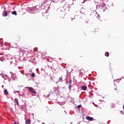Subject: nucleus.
Returning a JSON list of instances; mask_svg holds the SVG:
<instances>
[{
	"instance_id": "obj_1",
	"label": "nucleus",
	"mask_w": 124,
	"mask_h": 124,
	"mask_svg": "<svg viewBox=\"0 0 124 124\" xmlns=\"http://www.w3.org/2000/svg\"><path fill=\"white\" fill-rule=\"evenodd\" d=\"M112 92L115 94H119V93H120V91L119 90H118V89L116 88L112 90Z\"/></svg>"
},
{
	"instance_id": "obj_2",
	"label": "nucleus",
	"mask_w": 124,
	"mask_h": 124,
	"mask_svg": "<svg viewBox=\"0 0 124 124\" xmlns=\"http://www.w3.org/2000/svg\"><path fill=\"white\" fill-rule=\"evenodd\" d=\"M29 91H30V92L31 93H36V92L34 91V89L32 87H29Z\"/></svg>"
},
{
	"instance_id": "obj_3",
	"label": "nucleus",
	"mask_w": 124,
	"mask_h": 124,
	"mask_svg": "<svg viewBox=\"0 0 124 124\" xmlns=\"http://www.w3.org/2000/svg\"><path fill=\"white\" fill-rule=\"evenodd\" d=\"M8 15V13L7 12V11H4L2 14L3 17H6L7 16V15Z\"/></svg>"
},
{
	"instance_id": "obj_4",
	"label": "nucleus",
	"mask_w": 124,
	"mask_h": 124,
	"mask_svg": "<svg viewBox=\"0 0 124 124\" xmlns=\"http://www.w3.org/2000/svg\"><path fill=\"white\" fill-rule=\"evenodd\" d=\"M86 119L88 120V121H93V117L88 116L86 117Z\"/></svg>"
},
{
	"instance_id": "obj_5",
	"label": "nucleus",
	"mask_w": 124,
	"mask_h": 124,
	"mask_svg": "<svg viewBox=\"0 0 124 124\" xmlns=\"http://www.w3.org/2000/svg\"><path fill=\"white\" fill-rule=\"evenodd\" d=\"M106 9H107V8H106V6H103V8L102 9V10H103V12H105V11H106Z\"/></svg>"
},
{
	"instance_id": "obj_6",
	"label": "nucleus",
	"mask_w": 124,
	"mask_h": 124,
	"mask_svg": "<svg viewBox=\"0 0 124 124\" xmlns=\"http://www.w3.org/2000/svg\"><path fill=\"white\" fill-rule=\"evenodd\" d=\"M81 89H82V90H83V91H86V90H87V86H82V87H81Z\"/></svg>"
},
{
	"instance_id": "obj_7",
	"label": "nucleus",
	"mask_w": 124,
	"mask_h": 124,
	"mask_svg": "<svg viewBox=\"0 0 124 124\" xmlns=\"http://www.w3.org/2000/svg\"><path fill=\"white\" fill-rule=\"evenodd\" d=\"M26 124H31V120L30 119H27L26 121Z\"/></svg>"
},
{
	"instance_id": "obj_8",
	"label": "nucleus",
	"mask_w": 124,
	"mask_h": 124,
	"mask_svg": "<svg viewBox=\"0 0 124 124\" xmlns=\"http://www.w3.org/2000/svg\"><path fill=\"white\" fill-rule=\"evenodd\" d=\"M4 93L5 95H7V94H8V91H7V90H5L4 91Z\"/></svg>"
},
{
	"instance_id": "obj_9",
	"label": "nucleus",
	"mask_w": 124,
	"mask_h": 124,
	"mask_svg": "<svg viewBox=\"0 0 124 124\" xmlns=\"http://www.w3.org/2000/svg\"><path fill=\"white\" fill-rule=\"evenodd\" d=\"M12 14H13V15H15L16 16H17V12H16V11L12 12Z\"/></svg>"
},
{
	"instance_id": "obj_10",
	"label": "nucleus",
	"mask_w": 124,
	"mask_h": 124,
	"mask_svg": "<svg viewBox=\"0 0 124 124\" xmlns=\"http://www.w3.org/2000/svg\"><path fill=\"white\" fill-rule=\"evenodd\" d=\"M15 102L16 103L17 105H19V102L18 101V99L15 98Z\"/></svg>"
},
{
	"instance_id": "obj_11",
	"label": "nucleus",
	"mask_w": 124,
	"mask_h": 124,
	"mask_svg": "<svg viewBox=\"0 0 124 124\" xmlns=\"http://www.w3.org/2000/svg\"><path fill=\"white\" fill-rule=\"evenodd\" d=\"M109 52H106L105 53V56H106V57H109Z\"/></svg>"
},
{
	"instance_id": "obj_12",
	"label": "nucleus",
	"mask_w": 124,
	"mask_h": 124,
	"mask_svg": "<svg viewBox=\"0 0 124 124\" xmlns=\"http://www.w3.org/2000/svg\"><path fill=\"white\" fill-rule=\"evenodd\" d=\"M59 82H62V78H60L59 79Z\"/></svg>"
},
{
	"instance_id": "obj_13",
	"label": "nucleus",
	"mask_w": 124,
	"mask_h": 124,
	"mask_svg": "<svg viewBox=\"0 0 124 124\" xmlns=\"http://www.w3.org/2000/svg\"><path fill=\"white\" fill-rule=\"evenodd\" d=\"M31 77H32L33 78H34V77H35V74L34 73L32 74Z\"/></svg>"
},
{
	"instance_id": "obj_14",
	"label": "nucleus",
	"mask_w": 124,
	"mask_h": 124,
	"mask_svg": "<svg viewBox=\"0 0 124 124\" xmlns=\"http://www.w3.org/2000/svg\"><path fill=\"white\" fill-rule=\"evenodd\" d=\"M81 107H82V105H79L77 106V108H78V109H79V108H81Z\"/></svg>"
},
{
	"instance_id": "obj_15",
	"label": "nucleus",
	"mask_w": 124,
	"mask_h": 124,
	"mask_svg": "<svg viewBox=\"0 0 124 124\" xmlns=\"http://www.w3.org/2000/svg\"><path fill=\"white\" fill-rule=\"evenodd\" d=\"M69 83L70 85H71V83H72V80H70L69 81Z\"/></svg>"
},
{
	"instance_id": "obj_16",
	"label": "nucleus",
	"mask_w": 124,
	"mask_h": 124,
	"mask_svg": "<svg viewBox=\"0 0 124 124\" xmlns=\"http://www.w3.org/2000/svg\"><path fill=\"white\" fill-rule=\"evenodd\" d=\"M69 90H71V84H70L69 85Z\"/></svg>"
},
{
	"instance_id": "obj_17",
	"label": "nucleus",
	"mask_w": 124,
	"mask_h": 124,
	"mask_svg": "<svg viewBox=\"0 0 124 124\" xmlns=\"http://www.w3.org/2000/svg\"><path fill=\"white\" fill-rule=\"evenodd\" d=\"M19 51L20 52H22V53H24V50H23V49H20Z\"/></svg>"
},
{
	"instance_id": "obj_18",
	"label": "nucleus",
	"mask_w": 124,
	"mask_h": 124,
	"mask_svg": "<svg viewBox=\"0 0 124 124\" xmlns=\"http://www.w3.org/2000/svg\"><path fill=\"white\" fill-rule=\"evenodd\" d=\"M16 122H14V124H16Z\"/></svg>"
},
{
	"instance_id": "obj_19",
	"label": "nucleus",
	"mask_w": 124,
	"mask_h": 124,
	"mask_svg": "<svg viewBox=\"0 0 124 124\" xmlns=\"http://www.w3.org/2000/svg\"><path fill=\"white\" fill-rule=\"evenodd\" d=\"M42 124H45V123H43Z\"/></svg>"
},
{
	"instance_id": "obj_20",
	"label": "nucleus",
	"mask_w": 124,
	"mask_h": 124,
	"mask_svg": "<svg viewBox=\"0 0 124 124\" xmlns=\"http://www.w3.org/2000/svg\"><path fill=\"white\" fill-rule=\"evenodd\" d=\"M17 124H20V123H18Z\"/></svg>"
},
{
	"instance_id": "obj_21",
	"label": "nucleus",
	"mask_w": 124,
	"mask_h": 124,
	"mask_svg": "<svg viewBox=\"0 0 124 124\" xmlns=\"http://www.w3.org/2000/svg\"><path fill=\"white\" fill-rule=\"evenodd\" d=\"M123 108H124V106H123Z\"/></svg>"
}]
</instances>
